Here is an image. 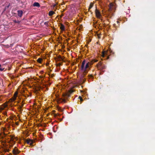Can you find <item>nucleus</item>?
<instances>
[{"mask_svg":"<svg viewBox=\"0 0 155 155\" xmlns=\"http://www.w3.org/2000/svg\"><path fill=\"white\" fill-rule=\"evenodd\" d=\"M97 60L94 59L91 61L88 62L87 63L85 67L84 68V66L85 64V61L84 60L82 62L81 64V68H88L91 65H92L94 63L97 62Z\"/></svg>","mask_w":155,"mask_h":155,"instance_id":"f257e3e1","label":"nucleus"},{"mask_svg":"<svg viewBox=\"0 0 155 155\" xmlns=\"http://www.w3.org/2000/svg\"><path fill=\"white\" fill-rule=\"evenodd\" d=\"M88 68H81L79 71L80 73L81 74V78H83L85 74L87 72Z\"/></svg>","mask_w":155,"mask_h":155,"instance_id":"f03ea898","label":"nucleus"},{"mask_svg":"<svg viewBox=\"0 0 155 155\" xmlns=\"http://www.w3.org/2000/svg\"><path fill=\"white\" fill-rule=\"evenodd\" d=\"M95 13L96 14V17L100 19L101 18V14L100 12V11L98 10L97 9H96L95 10Z\"/></svg>","mask_w":155,"mask_h":155,"instance_id":"7ed1b4c3","label":"nucleus"},{"mask_svg":"<svg viewBox=\"0 0 155 155\" xmlns=\"http://www.w3.org/2000/svg\"><path fill=\"white\" fill-rule=\"evenodd\" d=\"M12 152L14 155H16L19 153L20 151L18 150V149L16 148V147H15V148L13 150Z\"/></svg>","mask_w":155,"mask_h":155,"instance_id":"20e7f679","label":"nucleus"},{"mask_svg":"<svg viewBox=\"0 0 155 155\" xmlns=\"http://www.w3.org/2000/svg\"><path fill=\"white\" fill-rule=\"evenodd\" d=\"M11 141L14 144L15 143V140H18V138L16 137H15L14 136H12L11 138Z\"/></svg>","mask_w":155,"mask_h":155,"instance_id":"39448f33","label":"nucleus"},{"mask_svg":"<svg viewBox=\"0 0 155 155\" xmlns=\"http://www.w3.org/2000/svg\"><path fill=\"white\" fill-rule=\"evenodd\" d=\"M71 96V94L69 92L65 93L63 94V96L64 97H70Z\"/></svg>","mask_w":155,"mask_h":155,"instance_id":"423d86ee","label":"nucleus"},{"mask_svg":"<svg viewBox=\"0 0 155 155\" xmlns=\"http://www.w3.org/2000/svg\"><path fill=\"white\" fill-rule=\"evenodd\" d=\"M23 13V12L21 10H18V15L20 17H21L22 16Z\"/></svg>","mask_w":155,"mask_h":155,"instance_id":"0eeeda50","label":"nucleus"},{"mask_svg":"<svg viewBox=\"0 0 155 155\" xmlns=\"http://www.w3.org/2000/svg\"><path fill=\"white\" fill-rule=\"evenodd\" d=\"M113 6L114 4L112 3H110L109 5V11H110L112 10V7H113Z\"/></svg>","mask_w":155,"mask_h":155,"instance_id":"6e6552de","label":"nucleus"},{"mask_svg":"<svg viewBox=\"0 0 155 155\" xmlns=\"http://www.w3.org/2000/svg\"><path fill=\"white\" fill-rule=\"evenodd\" d=\"M60 28L61 30L64 31L65 30V27L64 25L62 24H61V26Z\"/></svg>","mask_w":155,"mask_h":155,"instance_id":"1a4fd4ad","label":"nucleus"},{"mask_svg":"<svg viewBox=\"0 0 155 155\" xmlns=\"http://www.w3.org/2000/svg\"><path fill=\"white\" fill-rule=\"evenodd\" d=\"M33 6L35 7L36 6L37 7H39L40 6L39 4L38 3L36 2L34 3L33 4Z\"/></svg>","mask_w":155,"mask_h":155,"instance_id":"9d476101","label":"nucleus"},{"mask_svg":"<svg viewBox=\"0 0 155 155\" xmlns=\"http://www.w3.org/2000/svg\"><path fill=\"white\" fill-rule=\"evenodd\" d=\"M17 94H18L17 92H16L14 94V97L12 98V99L13 101H14L15 100Z\"/></svg>","mask_w":155,"mask_h":155,"instance_id":"9b49d317","label":"nucleus"},{"mask_svg":"<svg viewBox=\"0 0 155 155\" xmlns=\"http://www.w3.org/2000/svg\"><path fill=\"white\" fill-rule=\"evenodd\" d=\"M21 105H19V109L21 111H22V108L24 105V104H22V102L20 103Z\"/></svg>","mask_w":155,"mask_h":155,"instance_id":"f8f14e48","label":"nucleus"},{"mask_svg":"<svg viewBox=\"0 0 155 155\" xmlns=\"http://www.w3.org/2000/svg\"><path fill=\"white\" fill-rule=\"evenodd\" d=\"M64 58H65L64 57H62L60 56H59L58 57V58L59 61H64Z\"/></svg>","mask_w":155,"mask_h":155,"instance_id":"ddd939ff","label":"nucleus"},{"mask_svg":"<svg viewBox=\"0 0 155 155\" xmlns=\"http://www.w3.org/2000/svg\"><path fill=\"white\" fill-rule=\"evenodd\" d=\"M59 101L61 103L63 102L64 103L66 102V101L65 99H62L61 98H60L59 99Z\"/></svg>","mask_w":155,"mask_h":155,"instance_id":"4468645a","label":"nucleus"},{"mask_svg":"<svg viewBox=\"0 0 155 155\" xmlns=\"http://www.w3.org/2000/svg\"><path fill=\"white\" fill-rule=\"evenodd\" d=\"M55 13V12L53 11H50L49 12L48 15L50 16H52Z\"/></svg>","mask_w":155,"mask_h":155,"instance_id":"2eb2a0df","label":"nucleus"},{"mask_svg":"<svg viewBox=\"0 0 155 155\" xmlns=\"http://www.w3.org/2000/svg\"><path fill=\"white\" fill-rule=\"evenodd\" d=\"M93 5H94L93 3H91L90 5V6H89V9H88L89 10L90 9H91L93 6Z\"/></svg>","mask_w":155,"mask_h":155,"instance_id":"dca6fc26","label":"nucleus"},{"mask_svg":"<svg viewBox=\"0 0 155 155\" xmlns=\"http://www.w3.org/2000/svg\"><path fill=\"white\" fill-rule=\"evenodd\" d=\"M31 141V139H27L25 140V142L28 143V144H30V142Z\"/></svg>","mask_w":155,"mask_h":155,"instance_id":"f3484780","label":"nucleus"},{"mask_svg":"<svg viewBox=\"0 0 155 155\" xmlns=\"http://www.w3.org/2000/svg\"><path fill=\"white\" fill-rule=\"evenodd\" d=\"M42 61V59L41 58H38L37 60V61L39 63H41Z\"/></svg>","mask_w":155,"mask_h":155,"instance_id":"a211bd4d","label":"nucleus"},{"mask_svg":"<svg viewBox=\"0 0 155 155\" xmlns=\"http://www.w3.org/2000/svg\"><path fill=\"white\" fill-rule=\"evenodd\" d=\"M85 81V80L84 79H83V78L81 79V82H80V83H81L82 84L84 83V82Z\"/></svg>","mask_w":155,"mask_h":155,"instance_id":"6ab92c4d","label":"nucleus"},{"mask_svg":"<svg viewBox=\"0 0 155 155\" xmlns=\"http://www.w3.org/2000/svg\"><path fill=\"white\" fill-rule=\"evenodd\" d=\"M14 22L15 23H18V24H19L20 23V21H18V20H14Z\"/></svg>","mask_w":155,"mask_h":155,"instance_id":"aec40b11","label":"nucleus"},{"mask_svg":"<svg viewBox=\"0 0 155 155\" xmlns=\"http://www.w3.org/2000/svg\"><path fill=\"white\" fill-rule=\"evenodd\" d=\"M34 142V141L32 140H31V142H30V145H32V144Z\"/></svg>","mask_w":155,"mask_h":155,"instance_id":"412c9836","label":"nucleus"},{"mask_svg":"<svg viewBox=\"0 0 155 155\" xmlns=\"http://www.w3.org/2000/svg\"><path fill=\"white\" fill-rule=\"evenodd\" d=\"M48 21H46L44 23V24L46 25L47 26L48 25Z\"/></svg>","mask_w":155,"mask_h":155,"instance_id":"4be33fe9","label":"nucleus"},{"mask_svg":"<svg viewBox=\"0 0 155 155\" xmlns=\"http://www.w3.org/2000/svg\"><path fill=\"white\" fill-rule=\"evenodd\" d=\"M78 98L80 99V101L81 102H82V101H83V99H82V97L81 96H79V97Z\"/></svg>","mask_w":155,"mask_h":155,"instance_id":"5701e85b","label":"nucleus"},{"mask_svg":"<svg viewBox=\"0 0 155 155\" xmlns=\"http://www.w3.org/2000/svg\"><path fill=\"white\" fill-rule=\"evenodd\" d=\"M73 92V90H71L69 91V92H68L71 94H72Z\"/></svg>","mask_w":155,"mask_h":155,"instance_id":"b1692460","label":"nucleus"},{"mask_svg":"<svg viewBox=\"0 0 155 155\" xmlns=\"http://www.w3.org/2000/svg\"><path fill=\"white\" fill-rule=\"evenodd\" d=\"M39 77L41 79V81H42L43 80L42 79L43 78V76H40Z\"/></svg>","mask_w":155,"mask_h":155,"instance_id":"393cba45","label":"nucleus"},{"mask_svg":"<svg viewBox=\"0 0 155 155\" xmlns=\"http://www.w3.org/2000/svg\"><path fill=\"white\" fill-rule=\"evenodd\" d=\"M105 52H104L103 53V54H102V56L103 57H104V56H105V53H104Z\"/></svg>","mask_w":155,"mask_h":155,"instance_id":"a878e982","label":"nucleus"},{"mask_svg":"<svg viewBox=\"0 0 155 155\" xmlns=\"http://www.w3.org/2000/svg\"><path fill=\"white\" fill-rule=\"evenodd\" d=\"M4 68H0V71H2L4 70Z\"/></svg>","mask_w":155,"mask_h":155,"instance_id":"bb28decb","label":"nucleus"},{"mask_svg":"<svg viewBox=\"0 0 155 155\" xmlns=\"http://www.w3.org/2000/svg\"><path fill=\"white\" fill-rule=\"evenodd\" d=\"M44 72V71H41L40 72L42 74V73H43Z\"/></svg>","mask_w":155,"mask_h":155,"instance_id":"cd10ccee","label":"nucleus"},{"mask_svg":"<svg viewBox=\"0 0 155 155\" xmlns=\"http://www.w3.org/2000/svg\"><path fill=\"white\" fill-rule=\"evenodd\" d=\"M117 22L118 24H119V22L118 21H117Z\"/></svg>","mask_w":155,"mask_h":155,"instance_id":"c85d7f7f","label":"nucleus"},{"mask_svg":"<svg viewBox=\"0 0 155 155\" xmlns=\"http://www.w3.org/2000/svg\"><path fill=\"white\" fill-rule=\"evenodd\" d=\"M27 68H32V67H27Z\"/></svg>","mask_w":155,"mask_h":155,"instance_id":"c756f323","label":"nucleus"},{"mask_svg":"<svg viewBox=\"0 0 155 155\" xmlns=\"http://www.w3.org/2000/svg\"><path fill=\"white\" fill-rule=\"evenodd\" d=\"M97 0V1H100V2H101V0Z\"/></svg>","mask_w":155,"mask_h":155,"instance_id":"7c9ffc66","label":"nucleus"},{"mask_svg":"<svg viewBox=\"0 0 155 155\" xmlns=\"http://www.w3.org/2000/svg\"><path fill=\"white\" fill-rule=\"evenodd\" d=\"M57 116V114H55V116Z\"/></svg>","mask_w":155,"mask_h":155,"instance_id":"2f4dec72","label":"nucleus"},{"mask_svg":"<svg viewBox=\"0 0 155 155\" xmlns=\"http://www.w3.org/2000/svg\"><path fill=\"white\" fill-rule=\"evenodd\" d=\"M9 6V5H8V6H7V7L8 8Z\"/></svg>","mask_w":155,"mask_h":155,"instance_id":"473e14b6","label":"nucleus"},{"mask_svg":"<svg viewBox=\"0 0 155 155\" xmlns=\"http://www.w3.org/2000/svg\"><path fill=\"white\" fill-rule=\"evenodd\" d=\"M1 67V65L0 64V68Z\"/></svg>","mask_w":155,"mask_h":155,"instance_id":"72a5a7b5","label":"nucleus"},{"mask_svg":"<svg viewBox=\"0 0 155 155\" xmlns=\"http://www.w3.org/2000/svg\"><path fill=\"white\" fill-rule=\"evenodd\" d=\"M109 58V57H107V59H108Z\"/></svg>","mask_w":155,"mask_h":155,"instance_id":"f704fd0d","label":"nucleus"},{"mask_svg":"<svg viewBox=\"0 0 155 155\" xmlns=\"http://www.w3.org/2000/svg\"><path fill=\"white\" fill-rule=\"evenodd\" d=\"M100 64V65H101V63H100V64Z\"/></svg>","mask_w":155,"mask_h":155,"instance_id":"c9c22d12","label":"nucleus"}]
</instances>
